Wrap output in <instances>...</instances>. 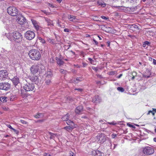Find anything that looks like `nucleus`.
Segmentation results:
<instances>
[{"label": "nucleus", "mask_w": 156, "mask_h": 156, "mask_svg": "<svg viewBox=\"0 0 156 156\" xmlns=\"http://www.w3.org/2000/svg\"><path fill=\"white\" fill-rule=\"evenodd\" d=\"M7 12L12 16H16L19 13L18 9L14 6H9L7 9Z\"/></svg>", "instance_id": "obj_3"}, {"label": "nucleus", "mask_w": 156, "mask_h": 156, "mask_svg": "<svg viewBox=\"0 0 156 156\" xmlns=\"http://www.w3.org/2000/svg\"><path fill=\"white\" fill-rule=\"evenodd\" d=\"M12 81L14 85L16 86L20 83V80L19 78L17 76L13 77L12 79Z\"/></svg>", "instance_id": "obj_13"}, {"label": "nucleus", "mask_w": 156, "mask_h": 156, "mask_svg": "<svg viewBox=\"0 0 156 156\" xmlns=\"http://www.w3.org/2000/svg\"><path fill=\"white\" fill-rule=\"evenodd\" d=\"M122 76V74H121L119 76L116 77L118 78H120Z\"/></svg>", "instance_id": "obj_56"}, {"label": "nucleus", "mask_w": 156, "mask_h": 156, "mask_svg": "<svg viewBox=\"0 0 156 156\" xmlns=\"http://www.w3.org/2000/svg\"><path fill=\"white\" fill-rule=\"evenodd\" d=\"M59 72L62 73L66 74V70L61 69H60Z\"/></svg>", "instance_id": "obj_38"}, {"label": "nucleus", "mask_w": 156, "mask_h": 156, "mask_svg": "<svg viewBox=\"0 0 156 156\" xmlns=\"http://www.w3.org/2000/svg\"><path fill=\"white\" fill-rule=\"evenodd\" d=\"M17 20L18 22L20 24H23L25 23L26 21V19L23 17H21L20 18H18Z\"/></svg>", "instance_id": "obj_20"}, {"label": "nucleus", "mask_w": 156, "mask_h": 156, "mask_svg": "<svg viewBox=\"0 0 156 156\" xmlns=\"http://www.w3.org/2000/svg\"><path fill=\"white\" fill-rule=\"evenodd\" d=\"M132 76H136V72H133L132 73Z\"/></svg>", "instance_id": "obj_57"}, {"label": "nucleus", "mask_w": 156, "mask_h": 156, "mask_svg": "<svg viewBox=\"0 0 156 156\" xmlns=\"http://www.w3.org/2000/svg\"><path fill=\"white\" fill-rule=\"evenodd\" d=\"M8 39L11 41H14L16 43L20 42L22 39V34L18 32L15 31L12 33H9L7 35Z\"/></svg>", "instance_id": "obj_1"}, {"label": "nucleus", "mask_w": 156, "mask_h": 156, "mask_svg": "<svg viewBox=\"0 0 156 156\" xmlns=\"http://www.w3.org/2000/svg\"><path fill=\"white\" fill-rule=\"evenodd\" d=\"M45 156H51V155L48 153H45Z\"/></svg>", "instance_id": "obj_60"}, {"label": "nucleus", "mask_w": 156, "mask_h": 156, "mask_svg": "<svg viewBox=\"0 0 156 156\" xmlns=\"http://www.w3.org/2000/svg\"><path fill=\"white\" fill-rule=\"evenodd\" d=\"M56 60L57 61V64L59 66H61L63 65L64 63V61H63L61 59L58 58V57L55 58Z\"/></svg>", "instance_id": "obj_19"}, {"label": "nucleus", "mask_w": 156, "mask_h": 156, "mask_svg": "<svg viewBox=\"0 0 156 156\" xmlns=\"http://www.w3.org/2000/svg\"><path fill=\"white\" fill-rule=\"evenodd\" d=\"M93 153L95 156H105V154L101 152L98 150L94 151Z\"/></svg>", "instance_id": "obj_14"}, {"label": "nucleus", "mask_w": 156, "mask_h": 156, "mask_svg": "<svg viewBox=\"0 0 156 156\" xmlns=\"http://www.w3.org/2000/svg\"><path fill=\"white\" fill-rule=\"evenodd\" d=\"M82 78H81L80 77H78L76 78V81H82Z\"/></svg>", "instance_id": "obj_48"}, {"label": "nucleus", "mask_w": 156, "mask_h": 156, "mask_svg": "<svg viewBox=\"0 0 156 156\" xmlns=\"http://www.w3.org/2000/svg\"><path fill=\"white\" fill-rule=\"evenodd\" d=\"M97 4L98 5H100L103 7H105L106 6V5L105 4H102V2H97Z\"/></svg>", "instance_id": "obj_35"}, {"label": "nucleus", "mask_w": 156, "mask_h": 156, "mask_svg": "<svg viewBox=\"0 0 156 156\" xmlns=\"http://www.w3.org/2000/svg\"><path fill=\"white\" fill-rule=\"evenodd\" d=\"M153 112V111H149L148 113H147V115H148L150 114V113H152Z\"/></svg>", "instance_id": "obj_64"}, {"label": "nucleus", "mask_w": 156, "mask_h": 156, "mask_svg": "<svg viewBox=\"0 0 156 156\" xmlns=\"http://www.w3.org/2000/svg\"><path fill=\"white\" fill-rule=\"evenodd\" d=\"M116 136V134H112V137L113 138H115Z\"/></svg>", "instance_id": "obj_53"}, {"label": "nucleus", "mask_w": 156, "mask_h": 156, "mask_svg": "<svg viewBox=\"0 0 156 156\" xmlns=\"http://www.w3.org/2000/svg\"><path fill=\"white\" fill-rule=\"evenodd\" d=\"M31 21L32 23L35 28L37 30H39L40 27L39 25V23L37 22L36 20H31Z\"/></svg>", "instance_id": "obj_16"}, {"label": "nucleus", "mask_w": 156, "mask_h": 156, "mask_svg": "<svg viewBox=\"0 0 156 156\" xmlns=\"http://www.w3.org/2000/svg\"><path fill=\"white\" fill-rule=\"evenodd\" d=\"M51 82L50 78L47 79V78H46L45 81V83L47 85H49L50 83Z\"/></svg>", "instance_id": "obj_36"}, {"label": "nucleus", "mask_w": 156, "mask_h": 156, "mask_svg": "<svg viewBox=\"0 0 156 156\" xmlns=\"http://www.w3.org/2000/svg\"><path fill=\"white\" fill-rule=\"evenodd\" d=\"M52 74L51 71H48L46 76L47 79L51 78L52 77Z\"/></svg>", "instance_id": "obj_29"}, {"label": "nucleus", "mask_w": 156, "mask_h": 156, "mask_svg": "<svg viewBox=\"0 0 156 156\" xmlns=\"http://www.w3.org/2000/svg\"><path fill=\"white\" fill-rule=\"evenodd\" d=\"M16 98V95H12L11 96L9 100L11 101H13L14 100L15 98Z\"/></svg>", "instance_id": "obj_33"}, {"label": "nucleus", "mask_w": 156, "mask_h": 156, "mask_svg": "<svg viewBox=\"0 0 156 156\" xmlns=\"http://www.w3.org/2000/svg\"><path fill=\"white\" fill-rule=\"evenodd\" d=\"M11 87V84L8 82H2L0 83V90L6 91L9 90Z\"/></svg>", "instance_id": "obj_6"}, {"label": "nucleus", "mask_w": 156, "mask_h": 156, "mask_svg": "<svg viewBox=\"0 0 156 156\" xmlns=\"http://www.w3.org/2000/svg\"><path fill=\"white\" fill-rule=\"evenodd\" d=\"M151 75V73L149 70L147 69L146 70L145 73L143 74V76L146 78H148L150 77Z\"/></svg>", "instance_id": "obj_17"}, {"label": "nucleus", "mask_w": 156, "mask_h": 156, "mask_svg": "<svg viewBox=\"0 0 156 156\" xmlns=\"http://www.w3.org/2000/svg\"><path fill=\"white\" fill-rule=\"evenodd\" d=\"M66 123L69 126H76L74 123L72 121H71V120H68L67 121Z\"/></svg>", "instance_id": "obj_26"}, {"label": "nucleus", "mask_w": 156, "mask_h": 156, "mask_svg": "<svg viewBox=\"0 0 156 156\" xmlns=\"http://www.w3.org/2000/svg\"><path fill=\"white\" fill-rule=\"evenodd\" d=\"M83 108L82 106H80L77 107L75 110V112L77 114H79L82 111Z\"/></svg>", "instance_id": "obj_22"}, {"label": "nucleus", "mask_w": 156, "mask_h": 156, "mask_svg": "<svg viewBox=\"0 0 156 156\" xmlns=\"http://www.w3.org/2000/svg\"><path fill=\"white\" fill-rule=\"evenodd\" d=\"M70 31L69 29H68V28H65L64 29V31L65 32H69Z\"/></svg>", "instance_id": "obj_49"}, {"label": "nucleus", "mask_w": 156, "mask_h": 156, "mask_svg": "<svg viewBox=\"0 0 156 156\" xmlns=\"http://www.w3.org/2000/svg\"><path fill=\"white\" fill-rule=\"evenodd\" d=\"M47 40L50 43L53 44H55V41L53 39L48 38Z\"/></svg>", "instance_id": "obj_31"}, {"label": "nucleus", "mask_w": 156, "mask_h": 156, "mask_svg": "<svg viewBox=\"0 0 156 156\" xmlns=\"http://www.w3.org/2000/svg\"><path fill=\"white\" fill-rule=\"evenodd\" d=\"M92 101L94 103H99L101 101V99L98 96H95L93 99Z\"/></svg>", "instance_id": "obj_15"}, {"label": "nucleus", "mask_w": 156, "mask_h": 156, "mask_svg": "<svg viewBox=\"0 0 156 156\" xmlns=\"http://www.w3.org/2000/svg\"><path fill=\"white\" fill-rule=\"evenodd\" d=\"M75 19V16L69 15L68 16L69 20L71 21H73V20Z\"/></svg>", "instance_id": "obj_30"}, {"label": "nucleus", "mask_w": 156, "mask_h": 156, "mask_svg": "<svg viewBox=\"0 0 156 156\" xmlns=\"http://www.w3.org/2000/svg\"><path fill=\"white\" fill-rule=\"evenodd\" d=\"M24 83V84L23 88L26 91H32L34 90L35 87L34 83H27L26 80H25Z\"/></svg>", "instance_id": "obj_4"}, {"label": "nucleus", "mask_w": 156, "mask_h": 156, "mask_svg": "<svg viewBox=\"0 0 156 156\" xmlns=\"http://www.w3.org/2000/svg\"><path fill=\"white\" fill-rule=\"evenodd\" d=\"M8 73L5 70H2L0 71V80H4V79L7 78Z\"/></svg>", "instance_id": "obj_9"}, {"label": "nucleus", "mask_w": 156, "mask_h": 156, "mask_svg": "<svg viewBox=\"0 0 156 156\" xmlns=\"http://www.w3.org/2000/svg\"><path fill=\"white\" fill-rule=\"evenodd\" d=\"M88 60L90 62L91 64H92L93 62H94V60H93L92 58H88Z\"/></svg>", "instance_id": "obj_46"}, {"label": "nucleus", "mask_w": 156, "mask_h": 156, "mask_svg": "<svg viewBox=\"0 0 156 156\" xmlns=\"http://www.w3.org/2000/svg\"><path fill=\"white\" fill-rule=\"evenodd\" d=\"M93 41L94 42L95 44L96 45H98V41H96L94 39H93Z\"/></svg>", "instance_id": "obj_55"}, {"label": "nucleus", "mask_w": 156, "mask_h": 156, "mask_svg": "<svg viewBox=\"0 0 156 156\" xmlns=\"http://www.w3.org/2000/svg\"><path fill=\"white\" fill-rule=\"evenodd\" d=\"M69 154V156H75V154L72 151H70Z\"/></svg>", "instance_id": "obj_45"}, {"label": "nucleus", "mask_w": 156, "mask_h": 156, "mask_svg": "<svg viewBox=\"0 0 156 156\" xmlns=\"http://www.w3.org/2000/svg\"><path fill=\"white\" fill-rule=\"evenodd\" d=\"M25 37L27 40H31L35 37V34L32 31L28 30L25 33Z\"/></svg>", "instance_id": "obj_7"}, {"label": "nucleus", "mask_w": 156, "mask_h": 156, "mask_svg": "<svg viewBox=\"0 0 156 156\" xmlns=\"http://www.w3.org/2000/svg\"><path fill=\"white\" fill-rule=\"evenodd\" d=\"M150 42H149L147 41H146L144 42V44H143V47H145V46H144V45H147L148 46H149V45H150Z\"/></svg>", "instance_id": "obj_34"}, {"label": "nucleus", "mask_w": 156, "mask_h": 156, "mask_svg": "<svg viewBox=\"0 0 156 156\" xmlns=\"http://www.w3.org/2000/svg\"><path fill=\"white\" fill-rule=\"evenodd\" d=\"M21 96H22L24 97L26 96V95H23V94L22 93V90H21Z\"/></svg>", "instance_id": "obj_63"}, {"label": "nucleus", "mask_w": 156, "mask_h": 156, "mask_svg": "<svg viewBox=\"0 0 156 156\" xmlns=\"http://www.w3.org/2000/svg\"><path fill=\"white\" fill-rule=\"evenodd\" d=\"M82 65H83V67H86L87 65V63H84V62H83L82 63Z\"/></svg>", "instance_id": "obj_52"}, {"label": "nucleus", "mask_w": 156, "mask_h": 156, "mask_svg": "<svg viewBox=\"0 0 156 156\" xmlns=\"http://www.w3.org/2000/svg\"><path fill=\"white\" fill-rule=\"evenodd\" d=\"M20 122L23 124H26L28 123L27 122L22 119H20Z\"/></svg>", "instance_id": "obj_39"}, {"label": "nucleus", "mask_w": 156, "mask_h": 156, "mask_svg": "<svg viewBox=\"0 0 156 156\" xmlns=\"http://www.w3.org/2000/svg\"><path fill=\"white\" fill-rule=\"evenodd\" d=\"M129 27L131 30L133 31H136L139 30V26L135 24L130 25L129 26Z\"/></svg>", "instance_id": "obj_11"}, {"label": "nucleus", "mask_w": 156, "mask_h": 156, "mask_svg": "<svg viewBox=\"0 0 156 156\" xmlns=\"http://www.w3.org/2000/svg\"><path fill=\"white\" fill-rule=\"evenodd\" d=\"M34 117L36 118H42L44 116V114L42 113H38L37 114L34 115Z\"/></svg>", "instance_id": "obj_25"}, {"label": "nucleus", "mask_w": 156, "mask_h": 156, "mask_svg": "<svg viewBox=\"0 0 156 156\" xmlns=\"http://www.w3.org/2000/svg\"><path fill=\"white\" fill-rule=\"evenodd\" d=\"M12 130H13L14 131V132L16 134H18V133H19V131L18 130H16L15 129H12Z\"/></svg>", "instance_id": "obj_51"}, {"label": "nucleus", "mask_w": 156, "mask_h": 156, "mask_svg": "<svg viewBox=\"0 0 156 156\" xmlns=\"http://www.w3.org/2000/svg\"><path fill=\"white\" fill-rule=\"evenodd\" d=\"M153 63L154 65H156V60L153 59Z\"/></svg>", "instance_id": "obj_61"}, {"label": "nucleus", "mask_w": 156, "mask_h": 156, "mask_svg": "<svg viewBox=\"0 0 156 156\" xmlns=\"http://www.w3.org/2000/svg\"><path fill=\"white\" fill-rule=\"evenodd\" d=\"M8 127L10 129H11L12 130L13 129V128H12V127L10 125H7Z\"/></svg>", "instance_id": "obj_54"}, {"label": "nucleus", "mask_w": 156, "mask_h": 156, "mask_svg": "<svg viewBox=\"0 0 156 156\" xmlns=\"http://www.w3.org/2000/svg\"><path fill=\"white\" fill-rule=\"evenodd\" d=\"M92 68L93 70H95L96 72H97L98 71V69L97 67H96L94 66H92Z\"/></svg>", "instance_id": "obj_47"}, {"label": "nucleus", "mask_w": 156, "mask_h": 156, "mask_svg": "<svg viewBox=\"0 0 156 156\" xmlns=\"http://www.w3.org/2000/svg\"><path fill=\"white\" fill-rule=\"evenodd\" d=\"M127 125L128 126H129L130 127H131V128H135V126H134V125H133L132 124H129V123H127Z\"/></svg>", "instance_id": "obj_43"}, {"label": "nucleus", "mask_w": 156, "mask_h": 156, "mask_svg": "<svg viewBox=\"0 0 156 156\" xmlns=\"http://www.w3.org/2000/svg\"><path fill=\"white\" fill-rule=\"evenodd\" d=\"M31 72L32 74H36L39 72V70L38 65L37 64L33 65L30 68Z\"/></svg>", "instance_id": "obj_10"}, {"label": "nucleus", "mask_w": 156, "mask_h": 156, "mask_svg": "<svg viewBox=\"0 0 156 156\" xmlns=\"http://www.w3.org/2000/svg\"><path fill=\"white\" fill-rule=\"evenodd\" d=\"M106 43H107V44L108 45H107V46L108 47H109L110 46V42H109V41H107V42H106Z\"/></svg>", "instance_id": "obj_59"}, {"label": "nucleus", "mask_w": 156, "mask_h": 156, "mask_svg": "<svg viewBox=\"0 0 156 156\" xmlns=\"http://www.w3.org/2000/svg\"><path fill=\"white\" fill-rule=\"evenodd\" d=\"M28 55L30 58L33 60H39L41 57L40 52L37 49L30 50L29 52Z\"/></svg>", "instance_id": "obj_2"}, {"label": "nucleus", "mask_w": 156, "mask_h": 156, "mask_svg": "<svg viewBox=\"0 0 156 156\" xmlns=\"http://www.w3.org/2000/svg\"><path fill=\"white\" fill-rule=\"evenodd\" d=\"M117 89L118 91H121L122 92H123L125 90L122 87H118L117 88Z\"/></svg>", "instance_id": "obj_37"}, {"label": "nucleus", "mask_w": 156, "mask_h": 156, "mask_svg": "<svg viewBox=\"0 0 156 156\" xmlns=\"http://www.w3.org/2000/svg\"><path fill=\"white\" fill-rule=\"evenodd\" d=\"M9 100V98L5 96L1 97L0 98V100L3 102H6Z\"/></svg>", "instance_id": "obj_23"}, {"label": "nucleus", "mask_w": 156, "mask_h": 156, "mask_svg": "<svg viewBox=\"0 0 156 156\" xmlns=\"http://www.w3.org/2000/svg\"><path fill=\"white\" fill-rule=\"evenodd\" d=\"M154 148H153L147 146L143 148V153L147 155H150L154 153Z\"/></svg>", "instance_id": "obj_5"}, {"label": "nucleus", "mask_w": 156, "mask_h": 156, "mask_svg": "<svg viewBox=\"0 0 156 156\" xmlns=\"http://www.w3.org/2000/svg\"><path fill=\"white\" fill-rule=\"evenodd\" d=\"M30 80L36 84L38 83L39 82L38 77L37 76L34 75L30 78Z\"/></svg>", "instance_id": "obj_12"}, {"label": "nucleus", "mask_w": 156, "mask_h": 156, "mask_svg": "<svg viewBox=\"0 0 156 156\" xmlns=\"http://www.w3.org/2000/svg\"><path fill=\"white\" fill-rule=\"evenodd\" d=\"M46 22L48 23V26L53 25L52 23V21L50 19H45Z\"/></svg>", "instance_id": "obj_28"}, {"label": "nucleus", "mask_w": 156, "mask_h": 156, "mask_svg": "<svg viewBox=\"0 0 156 156\" xmlns=\"http://www.w3.org/2000/svg\"><path fill=\"white\" fill-rule=\"evenodd\" d=\"M74 90H77L80 92H82L83 91V90L82 89L80 88H75Z\"/></svg>", "instance_id": "obj_44"}, {"label": "nucleus", "mask_w": 156, "mask_h": 156, "mask_svg": "<svg viewBox=\"0 0 156 156\" xmlns=\"http://www.w3.org/2000/svg\"><path fill=\"white\" fill-rule=\"evenodd\" d=\"M71 47V45H65L64 46V47L66 49V50H68Z\"/></svg>", "instance_id": "obj_42"}, {"label": "nucleus", "mask_w": 156, "mask_h": 156, "mask_svg": "<svg viewBox=\"0 0 156 156\" xmlns=\"http://www.w3.org/2000/svg\"><path fill=\"white\" fill-rule=\"evenodd\" d=\"M66 98L67 99V100H69V101H70L71 100V98L70 97H69V96L67 97Z\"/></svg>", "instance_id": "obj_58"}, {"label": "nucleus", "mask_w": 156, "mask_h": 156, "mask_svg": "<svg viewBox=\"0 0 156 156\" xmlns=\"http://www.w3.org/2000/svg\"><path fill=\"white\" fill-rule=\"evenodd\" d=\"M76 128V126H66L64 127V129H66L68 131H72L73 129Z\"/></svg>", "instance_id": "obj_21"}, {"label": "nucleus", "mask_w": 156, "mask_h": 156, "mask_svg": "<svg viewBox=\"0 0 156 156\" xmlns=\"http://www.w3.org/2000/svg\"><path fill=\"white\" fill-rule=\"evenodd\" d=\"M69 115L68 113L66 114V115H64L62 118V119L63 121H67L69 119Z\"/></svg>", "instance_id": "obj_24"}, {"label": "nucleus", "mask_w": 156, "mask_h": 156, "mask_svg": "<svg viewBox=\"0 0 156 156\" xmlns=\"http://www.w3.org/2000/svg\"><path fill=\"white\" fill-rule=\"evenodd\" d=\"M48 133L50 136V139H54L55 136H56L57 135L56 134L54 133L50 132H48Z\"/></svg>", "instance_id": "obj_27"}, {"label": "nucleus", "mask_w": 156, "mask_h": 156, "mask_svg": "<svg viewBox=\"0 0 156 156\" xmlns=\"http://www.w3.org/2000/svg\"><path fill=\"white\" fill-rule=\"evenodd\" d=\"M44 120H39L37 121V122H42L44 121Z\"/></svg>", "instance_id": "obj_62"}, {"label": "nucleus", "mask_w": 156, "mask_h": 156, "mask_svg": "<svg viewBox=\"0 0 156 156\" xmlns=\"http://www.w3.org/2000/svg\"><path fill=\"white\" fill-rule=\"evenodd\" d=\"M97 137L98 142L99 143L102 144L106 140L105 135L103 133H99Z\"/></svg>", "instance_id": "obj_8"}, {"label": "nucleus", "mask_w": 156, "mask_h": 156, "mask_svg": "<svg viewBox=\"0 0 156 156\" xmlns=\"http://www.w3.org/2000/svg\"><path fill=\"white\" fill-rule=\"evenodd\" d=\"M38 39L40 40V41L43 44H44L45 43V41L41 37H38Z\"/></svg>", "instance_id": "obj_32"}, {"label": "nucleus", "mask_w": 156, "mask_h": 156, "mask_svg": "<svg viewBox=\"0 0 156 156\" xmlns=\"http://www.w3.org/2000/svg\"><path fill=\"white\" fill-rule=\"evenodd\" d=\"M126 1L131 3H134L136 2V0H126Z\"/></svg>", "instance_id": "obj_40"}, {"label": "nucleus", "mask_w": 156, "mask_h": 156, "mask_svg": "<svg viewBox=\"0 0 156 156\" xmlns=\"http://www.w3.org/2000/svg\"><path fill=\"white\" fill-rule=\"evenodd\" d=\"M101 18H102L103 19L105 20H107L108 19V18L106 17H105L104 16H101Z\"/></svg>", "instance_id": "obj_50"}, {"label": "nucleus", "mask_w": 156, "mask_h": 156, "mask_svg": "<svg viewBox=\"0 0 156 156\" xmlns=\"http://www.w3.org/2000/svg\"><path fill=\"white\" fill-rule=\"evenodd\" d=\"M116 73V72L115 71H111L109 72V75H114Z\"/></svg>", "instance_id": "obj_41"}, {"label": "nucleus", "mask_w": 156, "mask_h": 156, "mask_svg": "<svg viewBox=\"0 0 156 156\" xmlns=\"http://www.w3.org/2000/svg\"><path fill=\"white\" fill-rule=\"evenodd\" d=\"M38 67L39 69V72L40 73H44L45 71V67L42 64H40L39 66Z\"/></svg>", "instance_id": "obj_18"}]
</instances>
